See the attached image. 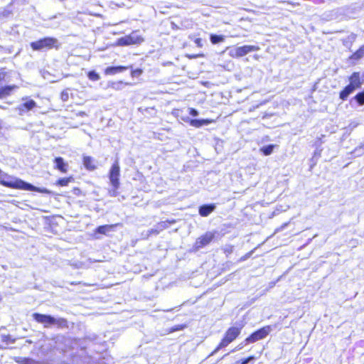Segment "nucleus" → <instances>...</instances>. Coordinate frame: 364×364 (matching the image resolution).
I'll use <instances>...</instances> for the list:
<instances>
[{
    "label": "nucleus",
    "instance_id": "f257e3e1",
    "mask_svg": "<svg viewBox=\"0 0 364 364\" xmlns=\"http://www.w3.org/2000/svg\"><path fill=\"white\" fill-rule=\"evenodd\" d=\"M0 184L4 187L23 190L29 191H35L41 193L50 194L51 191L44 188H38L27 183L18 178H14L6 173H3L0 169Z\"/></svg>",
    "mask_w": 364,
    "mask_h": 364
},
{
    "label": "nucleus",
    "instance_id": "f03ea898",
    "mask_svg": "<svg viewBox=\"0 0 364 364\" xmlns=\"http://www.w3.org/2000/svg\"><path fill=\"white\" fill-rule=\"evenodd\" d=\"M244 327V324L238 323L235 326H231L228 327L225 331L220 342L212 352L211 355L215 353L222 348H224L229 346L231 343L235 341L242 333V330Z\"/></svg>",
    "mask_w": 364,
    "mask_h": 364
},
{
    "label": "nucleus",
    "instance_id": "7ed1b4c3",
    "mask_svg": "<svg viewBox=\"0 0 364 364\" xmlns=\"http://www.w3.org/2000/svg\"><path fill=\"white\" fill-rule=\"evenodd\" d=\"M33 318L38 323L43 325L45 328H48L51 325H56L58 328H68V322L65 318H55L50 315H46L39 313H33Z\"/></svg>",
    "mask_w": 364,
    "mask_h": 364
},
{
    "label": "nucleus",
    "instance_id": "20e7f679",
    "mask_svg": "<svg viewBox=\"0 0 364 364\" xmlns=\"http://www.w3.org/2000/svg\"><path fill=\"white\" fill-rule=\"evenodd\" d=\"M348 80L349 84L345 86L339 92V97L343 101L346 100L350 94H352L356 89L361 87L363 83L359 72H353L349 76Z\"/></svg>",
    "mask_w": 364,
    "mask_h": 364
},
{
    "label": "nucleus",
    "instance_id": "39448f33",
    "mask_svg": "<svg viewBox=\"0 0 364 364\" xmlns=\"http://www.w3.org/2000/svg\"><path fill=\"white\" fill-rule=\"evenodd\" d=\"M60 46L58 40L54 37H44L30 43L32 50L36 51L51 49L58 50Z\"/></svg>",
    "mask_w": 364,
    "mask_h": 364
},
{
    "label": "nucleus",
    "instance_id": "423d86ee",
    "mask_svg": "<svg viewBox=\"0 0 364 364\" xmlns=\"http://www.w3.org/2000/svg\"><path fill=\"white\" fill-rule=\"evenodd\" d=\"M145 41L144 37L139 33V30L132 31L128 35L124 36L117 39L114 46H129L133 45H140Z\"/></svg>",
    "mask_w": 364,
    "mask_h": 364
},
{
    "label": "nucleus",
    "instance_id": "0eeeda50",
    "mask_svg": "<svg viewBox=\"0 0 364 364\" xmlns=\"http://www.w3.org/2000/svg\"><path fill=\"white\" fill-rule=\"evenodd\" d=\"M272 331V327L269 325L264 326L257 331L252 332L249 336L245 338L242 343H240L239 348H242L250 343H254L259 340L265 338Z\"/></svg>",
    "mask_w": 364,
    "mask_h": 364
},
{
    "label": "nucleus",
    "instance_id": "6e6552de",
    "mask_svg": "<svg viewBox=\"0 0 364 364\" xmlns=\"http://www.w3.org/2000/svg\"><path fill=\"white\" fill-rule=\"evenodd\" d=\"M108 176L112 187L114 191H117L120 186V166L117 160L112 164Z\"/></svg>",
    "mask_w": 364,
    "mask_h": 364
},
{
    "label": "nucleus",
    "instance_id": "1a4fd4ad",
    "mask_svg": "<svg viewBox=\"0 0 364 364\" xmlns=\"http://www.w3.org/2000/svg\"><path fill=\"white\" fill-rule=\"evenodd\" d=\"M215 232H206L198 237L194 243L196 250L201 249L210 244L215 238Z\"/></svg>",
    "mask_w": 364,
    "mask_h": 364
},
{
    "label": "nucleus",
    "instance_id": "9d476101",
    "mask_svg": "<svg viewBox=\"0 0 364 364\" xmlns=\"http://www.w3.org/2000/svg\"><path fill=\"white\" fill-rule=\"evenodd\" d=\"M259 50V47L257 46L245 45L239 46L235 49V56L236 58H241L251 52L257 51Z\"/></svg>",
    "mask_w": 364,
    "mask_h": 364
},
{
    "label": "nucleus",
    "instance_id": "9b49d317",
    "mask_svg": "<svg viewBox=\"0 0 364 364\" xmlns=\"http://www.w3.org/2000/svg\"><path fill=\"white\" fill-rule=\"evenodd\" d=\"M176 223V220L174 219L161 221L158 223L157 228H152L148 230V235H157L160 233L161 231L167 229L170 225H173Z\"/></svg>",
    "mask_w": 364,
    "mask_h": 364
},
{
    "label": "nucleus",
    "instance_id": "f8f14e48",
    "mask_svg": "<svg viewBox=\"0 0 364 364\" xmlns=\"http://www.w3.org/2000/svg\"><path fill=\"white\" fill-rule=\"evenodd\" d=\"M132 66H125V65H118V66H109L105 69L104 73L106 75H114L118 73H122L129 68H132Z\"/></svg>",
    "mask_w": 364,
    "mask_h": 364
},
{
    "label": "nucleus",
    "instance_id": "ddd939ff",
    "mask_svg": "<svg viewBox=\"0 0 364 364\" xmlns=\"http://www.w3.org/2000/svg\"><path fill=\"white\" fill-rule=\"evenodd\" d=\"M53 161L55 164V169H57L58 171L63 173H65L68 171V164L64 161L63 158L60 156L55 157Z\"/></svg>",
    "mask_w": 364,
    "mask_h": 364
},
{
    "label": "nucleus",
    "instance_id": "4468645a",
    "mask_svg": "<svg viewBox=\"0 0 364 364\" xmlns=\"http://www.w3.org/2000/svg\"><path fill=\"white\" fill-rule=\"evenodd\" d=\"M82 164L85 168L89 171H93L97 167L95 160L90 156H82Z\"/></svg>",
    "mask_w": 364,
    "mask_h": 364
},
{
    "label": "nucleus",
    "instance_id": "2eb2a0df",
    "mask_svg": "<svg viewBox=\"0 0 364 364\" xmlns=\"http://www.w3.org/2000/svg\"><path fill=\"white\" fill-rule=\"evenodd\" d=\"M18 86L16 85H4L0 87V99H3L10 96L13 91L18 89Z\"/></svg>",
    "mask_w": 364,
    "mask_h": 364
},
{
    "label": "nucleus",
    "instance_id": "dca6fc26",
    "mask_svg": "<svg viewBox=\"0 0 364 364\" xmlns=\"http://www.w3.org/2000/svg\"><path fill=\"white\" fill-rule=\"evenodd\" d=\"M215 209V205L214 203L205 204L199 207L198 213L202 217L208 216Z\"/></svg>",
    "mask_w": 364,
    "mask_h": 364
},
{
    "label": "nucleus",
    "instance_id": "f3484780",
    "mask_svg": "<svg viewBox=\"0 0 364 364\" xmlns=\"http://www.w3.org/2000/svg\"><path fill=\"white\" fill-rule=\"evenodd\" d=\"M36 107V102L33 100H28L25 102L22 103L18 108L19 112H28Z\"/></svg>",
    "mask_w": 364,
    "mask_h": 364
},
{
    "label": "nucleus",
    "instance_id": "a211bd4d",
    "mask_svg": "<svg viewBox=\"0 0 364 364\" xmlns=\"http://www.w3.org/2000/svg\"><path fill=\"white\" fill-rule=\"evenodd\" d=\"M213 122H215V120L213 119H191L189 121L190 125L197 128L200 127L203 125L210 124Z\"/></svg>",
    "mask_w": 364,
    "mask_h": 364
},
{
    "label": "nucleus",
    "instance_id": "6ab92c4d",
    "mask_svg": "<svg viewBox=\"0 0 364 364\" xmlns=\"http://www.w3.org/2000/svg\"><path fill=\"white\" fill-rule=\"evenodd\" d=\"M117 225V224L100 225L95 229V232L106 235L109 231L113 230V228H115Z\"/></svg>",
    "mask_w": 364,
    "mask_h": 364
},
{
    "label": "nucleus",
    "instance_id": "aec40b11",
    "mask_svg": "<svg viewBox=\"0 0 364 364\" xmlns=\"http://www.w3.org/2000/svg\"><path fill=\"white\" fill-rule=\"evenodd\" d=\"M74 181V177L73 176H70L68 177L60 178L55 181V185L57 186L64 187L68 186V184L71 182Z\"/></svg>",
    "mask_w": 364,
    "mask_h": 364
},
{
    "label": "nucleus",
    "instance_id": "412c9836",
    "mask_svg": "<svg viewBox=\"0 0 364 364\" xmlns=\"http://www.w3.org/2000/svg\"><path fill=\"white\" fill-rule=\"evenodd\" d=\"M364 56V46L360 47L350 57V59L358 60Z\"/></svg>",
    "mask_w": 364,
    "mask_h": 364
},
{
    "label": "nucleus",
    "instance_id": "4be33fe9",
    "mask_svg": "<svg viewBox=\"0 0 364 364\" xmlns=\"http://www.w3.org/2000/svg\"><path fill=\"white\" fill-rule=\"evenodd\" d=\"M187 327L186 324H178L175 325L174 326H172L168 329H166V334L172 333L175 331H182L185 329Z\"/></svg>",
    "mask_w": 364,
    "mask_h": 364
},
{
    "label": "nucleus",
    "instance_id": "5701e85b",
    "mask_svg": "<svg viewBox=\"0 0 364 364\" xmlns=\"http://www.w3.org/2000/svg\"><path fill=\"white\" fill-rule=\"evenodd\" d=\"M210 39L213 44H217L223 42L225 37L222 35L210 34Z\"/></svg>",
    "mask_w": 364,
    "mask_h": 364
},
{
    "label": "nucleus",
    "instance_id": "b1692460",
    "mask_svg": "<svg viewBox=\"0 0 364 364\" xmlns=\"http://www.w3.org/2000/svg\"><path fill=\"white\" fill-rule=\"evenodd\" d=\"M274 147H275L274 144H269L266 146L262 147L260 151L264 156H268L272 153Z\"/></svg>",
    "mask_w": 364,
    "mask_h": 364
},
{
    "label": "nucleus",
    "instance_id": "393cba45",
    "mask_svg": "<svg viewBox=\"0 0 364 364\" xmlns=\"http://www.w3.org/2000/svg\"><path fill=\"white\" fill-rule=\"evenodd\" d=\"M354 99L358 102L359 105H364V90L358 92L355 95L354 97Z\"/></svg>",
    "mask_w": 364,
    "mask_h": 364
},
{
    "label": "nucleus",
    "instance_id": "a878e982",
    "mask_svg": "<svg viewBox=\"0 0 364 364\" xmlns=\"http://www.w3.org/2000/svg\"><path fill=\"white\" fill-rule=\"evenodd\" d=\"M88 78L92 81H97L100 80V76L95 70H90L87 73Z\"/></svg>",
    "mask_w": 364,
    "mask_h": 364
},
{
    "label": "nucleus",
    "instance_id": "bb28decb",
    "mask_svg": "<svg viewBox=\"0 0 364 364\" xmlns=\"http://www.w3.org/2000/svg\"><path fill=\"white\" fill-rule=\"evenodd\" d=\"M16 361L18 364H35L34 360L29 358H18Z\"/></svg>",
    "mask_w": 364,
    "mask_h": 364
},
{
    "label": "nucleus",
    "instance_id": "cd10ccee",
    "mask_svg": "<svg viewBox=\"0 0 364 364\" xmlns=\"http://www.w3.org/2000/svg\"><path fill=\"white\" fill-rule=\"evenodd\" d=\"M8 77V72L6 71V68H3L0 69V84L6 81Z\"/></svg>",
    "mask_w": 364,
    "mask_h": 364
},
{
    "label": "nucleus",
    "instance_id": "c85d7f7f",
    "mask_svg": "<svg viewBox=\"0 0 364 364\" xmlns=\"http://www.w3.org/2000/svg\"><path fill=\"white\" fill-rule=\"evenodd\" d=\"M254 355H250L247 358H242L236 362V364H247L250 361L255 360Z\"/></svg>",
    "mask_w": 364,
    "mask_h": 364
},
{
    "label": "nucleus",
    "instance_id": "c756f323",
    "mask_svg": "<svg viewBox=\"0 0 364 364\" xmlns=\"http://www.w3.org/2000/svg\"><path fill=\"white\" fill-rule=\"evenodd\" d=\"M72 193L76 196V197H80V196H85V193L82 192V191L78 188V187H74L73 188L72 191H71Z\"/></svg>",
    "mask_w": 364,
    "mask_h": 364
},
{
    "label": "nucleus",
    "instance_id": "7c9ffc66",
    "mask_svg": "<svg viewBox=\"0 0 364 364\" xmlns=\"http://www.w3.org/2000/svg\"><path fill=\"white\" fill-rule=\"evenodd\" d=\"M142 73L143 70L141 68L132 69L130 75L132 77H136L140 76Z\"/></svg>",
    "mask_w": 364,
    "mask_h": 364
},
{
    "label": "nucleus",
    "instance_id": "2f4dec72",
    "mask_svg": "<svg viewBox=\"0 0 364 364\" xmlns=\"http://www.w3.org/2000/svg\"><path fill=\"white\" fill-rule=\"evenodd\" d=\"M187 57L189 59H193V58H203V57H204V54L198 53V54H194V55H187Z\"/></svg>",
    "mask_w": 364,
    "mask_h": 364
},
{
    "label": "nucleus",
    "instance_id": "473e14b6",
    "mask_svg": "<svg viewBox=\"0 0 364 364\" xmlns=\"http://www.w3.org/2000/svg\"><path fill=\"white\" fill-rule=\"evenodd\" d=\"M194 43H196L197 47H198V48L203 47L202 39L200 38H196L194 40Z\"/></svg>",
    "mask_w": 364,
    "mask_h": 364
},
{
    "label": "nucleus",
    "instance_id": "72a5a7b5",
    "mask_svg": "<svg viewBox=\"0 0 364 364\" xmlns=\"http://www.w3.org/2000/svg\"><path fill=\"white\" fill-rule=\"evenodd\" d=\"M188 112H189V114L193 117H196L198 114V111L194 108H190L188 110Z\"/></svg>",
    "mask_w": 364,
    "mask_h": 364
},
{
    "label": "nucleus",
    "instance_id": "f704fd0d",
    "mask_svg": "<svg viewBox=\"0 0 364 364\" xmlns=\"http://www.w3.org/2000/svg\"><path fill=\"white\" fill-rule=\"evenodd\" d=\"M251 254H252V252H250L247 253L245 256H243V257L240 259V260H245V259H246L247 258L250 257V256L251 255Z\"/></svg>",
    "mask_w": 364,
    "mask_h": 364
},
{
    "label": "nucleus",
    "instance_id": "c9c22d12",
    "mask_svg": "<svg viewBox=\"0 0 364 364\" xmlns=\"http://www.w3.org/2000/svg\"><path fill=\"white\" fill-rule=\"evenodd\" d=\"M90 15H92V16H100L99 14H90Z\"/></svg>",
    "mask_w": 364,
    "mask_h": 364
},
{
    "label": "nucleus",
    "instance_id": "e433bc0d",
    "mask_svg": "<svg viewBox=\"0 0 364 364\" xmlns=\"http://www.w3.org/2000/svg\"><path fill=\"white\" fill-rule=\"evenodd\" d=\"M117 83L118 84H122V81H118Z\"/></svg>",
    "mask_w": 364,
    "mask_h": 364
}]
</instances>
